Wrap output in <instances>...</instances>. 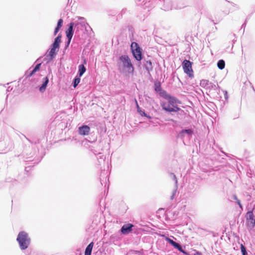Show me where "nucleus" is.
I'll return each mask as SVG.
<instances>
[{
    "label": "nucleus",
    "mask_w": 255,
    "mask_h": 255,
    "mask_svg": "<svg viewBox=\"0 0 255 255\" xmlns=\"http://www.w3.org/2000/svg\"><path fill=\"white\" fill-rule=\"evenodd\" d=\"M117 67L119 72L122 74L126 75L133 74L134 67L128 55L123 54L119 57Z\"/></svg>",
    "instance_id": "f257e3e1"
},
{
    "label": "nucleus",
    "mask_w": 255,
    "mask_h": 255,
    "mask_svg": "<svg viewBox=\"0 0 255 255\" xmlns=\"http://www.w3.org/2000/svg\"><path fill=\"white\" fill-rule=\"evenodd\" d=\"M153 90L154 92L158 94L160 97L167 100L168 104L166 106H171L173 105L180 104L181 102L176 97L171 96L168 94L166 91L163 89L161 87V83L157 80L154 82L153 85Z\"/></svg>",
    "instance_id": "f03ea898"
},
{
    "label": "nucleus",
    "mask_w": 255,
    "mask_h": 255,
    "mask_svg": "<svg viewBox=\"0 0 255 255\" xmlns=\"http://www.w3.org/2000/svg\"><path fill=\"white\" fill-rule=\"evenodd\" d=\"M61 34H59L54 39L53 42L50 45L49 49L47 50L44 61H46L48 63L56 57L60 47V43L61 42Z\"/></svg>",
    "instance_id": "7ed1b4c3"
},
{
    "label": "nucleus",
    "mask_w": 255,
    "mask_h": 255,
    "mask_svg": "<svg viewBox=\"0 0 255 255\" xmlns=\"http://www.w3.org/2000/svg\"><path fill=\"white\" fill-rule=\"evenodd\" d=\"M17 242L19 248L21 251L26 250L31 243V239L27 233L24 231H20L17 236Z\"/></svg>",
    "instance_id": "20e7f679"
},
{
    "label": "nucleus",
    "mask_w": 255,
    "mask_h": 255,
    "mask_svg": "<svg viewBox=\"0 0 255 255\" xmlns=\"http://www.w3.org/2000/svg\"><path fill=\"white\" fill-rule=\"evenodd\" d=\"M130 50L135 60L144 59V51L136 41H133L130 43Z\"/></svg>",
    "instance_id": "39448f33"
},
{
    "label": "nucleus",
    "mask_w": 255,
    "mask_h": 255,
    "mask_svg": "<svg viewBox=\"0 0 255 255\" xmlns=\"http://www.w3.org/2000/svg\"><path fill=\"white\" fill-rule=\"evenodd\" d=\"M160 105L162 110L166 113H178L181 116H184L185 114L184 111L179 107L177 104L171 106H166V102H163L161 103Z\"/></svg>",
    "instance_id": "423d86ee"
},
{
    "label": "nucleus",
    "mask_w": 255,
    "mask_h": 255,
    "mask_svg": "<svg viewBox=\"0 0 255 255\" xmlns=\"http://www.w3.org/2000/svg\"><path fill=\"white\" fill-rule=\"evenodd\" d=\"M193 63L189 60L184 59L182 62V66L184 72L191 78L194 77V71L192 69Z\"/></svg>",
    "instance_id": "0eeeda50"
},
{
    "label": "nucleus",
    "mask_w": 255,
    "mask_h": 255,
    "mask_svg": "<svg viewBox=\"0 0 255 255\" xmlns=\"http://www.w3.org/2000/svg\"><path fill=\"white\" fill-rule=\"evenodd\" d=\"M14 147L13 141L8 138L5 141H0V151L4 152H7L11 150Z\"/></svg>",
    "instance_id": "6e6552de"
},
{
    "label": "nucleus",
    "mask_w": 255,
    "mask_h": 255,
    "mask_svg": "<svg viewBox=\"0 0 255 255\" xmlns=\"http://www.w3.org/2000/svg\"><path fill=\"white\" fill-rule=\"evenodd\" d=\"M165 240L169 243L171 246L173 247L175 249H177L180 252L183 253L184 255H188L189 253L185 251V247H182L181 245L171 239L169 237L164 236Z\"/></svg>",
    "instance_id": "1a4fd4ad"
},
{
    "label": "nucleus",
    "mask_w": 255,
    "mask_h": 255,
    "mask_svg": "<svg viewBox=\"0 0 255 255\" xmlns=\"http://www.w3.org/2000/svg\"><path fill=\"white\" fill-rule=\"evenodd\" d=\"M246 224L251 229L255 227V216L253 213V209L248 211L246 214Z\"/></svg>",
    "instance_id": "9d476101"
},
{
    "label": "nucleus",
    "mask_w": 255,
    "mask_h": 255,
    "mask_svg": "<svg viewBox=\"0 0 255 255\" xmlns=\"http://www.w3.org/2000/svg\"><path fill=\"white\" fill-rule=\"evenodd\" d=\"M194 134V130L192 128L182 129L180 131L177 135L178 138L183 139L186 136L190 138Z\"/></svg>",
    "instance_id": "9b49d317"
},
{
    "label": "nucleus",
    "mask_w": 255,
    "mask_h": 255,
    "mask_svg": "<svg viewBox=\"0 0 255 255\" xmlns=\"http://www.w3.org/2000/svg\"><path fill=\"white\" fill-rule=\"evenodd\" d=\"M142 66L143 69L145 70L148 74L149 77H151L150 72L152 71L153 69L152 61L151 60H146L145 59H144L142 61Z\"/></svg>",
    "instance_id": "f8f14e48"
},
{
    "label": "nucleus",
    "mask_w": 255,
    "mask_h": 255,
    "mask_svg": "<svg viewBox=\"0 0 255 255\" xmlns=\"http://www.w3.org/2000/svg\"><path fill=\"white\" fill-rule=\"evenodd\" d=\"M103 141H100L99 144L96 147L93 145L89 146L90 150L94 153L95 155H100L102 154L103 150Z\"/></svg>",
    "instance_id": "ddd939ff"
},
{
    "label": "nucleus",
    "mask_w": 255,
    "mask_h": 255,
    "mask_svg": "<svg viewBox=\"0 0 255 255\" xmlns=\"http://www.w3.org/2000/svg\"><path fill=\"white\" fill-rule=\"evenodd\" d=\"M133 227L134 225L132 224H125L122 226L119 232L123 235H127L132 232Z\"/></svg>",
    "instance_id": "4468645a"
},
{
    "label": "nucleus",
    "mask_w": 255,
    "mask_h": 255,
    "mask_svg": "<svg viewBox=\"0 0 255 255\" xmlns=\"http://www.w3.org/2000/svg\"><path fill=\"white\" fill-rule=\"evenodd\" d=\"M75 28V23L71 22L67 25V28L65 30L66 37H73Z\"/></svg>",
    "instance_id": "2eb2a0df"
},
{
    "label": "nucleus",
    "mask_w": 255,
    "mask_h": 255,
    "mask_svg": "<svg viewBox=\"0 0 255 255\" xmlns=\"http://www.w3.org/2000/svg\"><path fill=\"white\" fill-rule=\"evenodd\" d=\"M90 128L88 125L83 124L78 128V133L81 135H87L89 134Z\"/></svg>",
    "instance_id": "dca6fc26"
},
{
    "label": "nucleus",
    "mask_w": 255,
    "mask_h": 255,
    "mask_svg": "<svg viewBox=\"0 0 255 255\" xmlns=\"http://www.w3.org/2000/svg\"><path fill=\"white\" fill-rule=\"evenodd\" d=\"M49 82V78L47 76L44 77L42 80V84L38 87V90L40 93H44Z\"/></svg>",
    "instance_id": "f3484780"
},
{
    "label": "nucleus",
    "mask_w": 255,
    "mask_h": 255,
    "mask_svg": "<svg viewBox=\"0 0 255 255\" xmlns=\"http://www.w3.org/2000/svg\"><path fill=\"white\" fill-rule=\"evenodd\" d=\"M128 37L131 43L133 41H136V38L134 37L135 31L133 27L131 25L128 26Z\"/></svg>",
    "instance_id": "a211bd4d"
},
{
    "label": "nucleus",
    "mask_w": 255,
    "mask_h": 255,
    "mask_svg": "<svg viewBox=\"0 0 255 255\" xmlns=\"http://www.w3.org/2000/svg\"><path fill=\"white\" fill-rule=\"evenodd\" d=\"M78 19L80 20V22H77L75 23V28H76L77 30H79V26L78 25L80 24L82 27H84L86 28V25H88L89 24L88 23L86 22L85 19L83 17H78Z\"/></svg>",
    "instance_id": "6ab92c4d"
},
{
    "label": "nucleus",
    "mask_w": 255,
    "mask_h": 255,
    "mask_svg": "<svg viewBox=\"0 0 255 255\" xmlns=\"http://www.w3.org/2000/svg\"><path fill=\"white\" fill-rule=\"evenodd\" d=\"M63 24V20L62 18H60L58 19L57 25L56 27H55L54 32H53V35L55 36L57 35V34L58 33L59 31L61 29V28L62 27Z\"/></svg>",
    "instance_id": "aec40b11"
},
{
    "label": "nucleus",
    "mask_w": 255,
    "mask_h": 255,
    "mask_svg": "<svg viewBox=\"0 0 255 255\" xmlns=\"http://www.w3.org/2000/svg\"><path fill=\"white\" fill-rule=\"evenodd\" d=\"M81 76L76 75L72 80V86L74 88H76L81 81Z\"/></svg>",
    "instance_id": "412c9836"
},
{
    "label": "nucleus",
    "mask_w": 255,
    "mask_h": 255,
    "mask_svg": "<svg viewBox=\"0 0 255 255\" xmlns=\"http://www.w3.org/2000/svg\"><path fill=\"white\" fill-rule=\"evenodd\" d=\"M25 159H26L25 162H27V164H29V162H32L33 164H38L39 162H40V161L41 160V158L40 159L39 158L35 159V158H32V156L27 157Z\"/></svg>",
    "instance_id": "4be33fe9"
},
{
    "label": "nucleus",
    "mask_w": 255,
    "mask_h": 255,
    "mask_svg": "<svg viewBox=\"0 0 255 255\" xmlns=\"http://www.w3.org/2000/svg\"><path fill=\"white\" fill-rule=\"evenodd\" d=\"M86 71V67L85 66H84L83 64H80L78 66V73H77V75L82 77L83 75V74L85 73Z\"/></svg>",
    "instance_id": "5701e85b"
},
{
    "label": "nucleus",
    "mask_w": 255,
    "mask_h": 255,
    "mask_svg": "<svg viewBox=\"0 0 255 255\" xmlns=\"http://www.w3.org/2000/svg\"><path fill=\"white\" fill-rule=\"evenodd\" d=\"M94 244V243L92 242L86 247L84 254L91 255Z\"/></svg>",
    "instance_id": "b1692460"
},
{
    "label": "nucleus",
    "mask_w": 255,
    "mask_h": 255,
    "mask_svg": "<svg viewBox=\"0 0 255 255\" xmlns=\"http://www.w3.org/2000/svg\"><path fill=\"white\" fill-rule=\"evenodd\" d=\"M42 57H40L38 58L35 62L37 63L35 66L33 68L35 72L39 71L40 70L41 64L42 63V61H41Z\"/></svg>",
    "instance_id": "393cba45"
},
{
    "label": "nucleus",
    "mask_w": 255,
    "mask_h": 255,
    "mask_svg": "<svg viewBox=\"0 0 255 255\" xmlns=\"http://www.w3.org/2000/svg\"><path fill=\"white\" fill-rule=\"evenodd\" d=\"M36 72L34 70V69H31V68L29 69L28 70H27L24 74V76H25V78H29L30 77H32L33 75L35 74V73Z\"/></svg>",
    "instance_id": "a878e982"
},
{
    "label": "nucleus",
    "mask_w": 255,
    "mask_h": 255,
    "mask_svg": "<svg viewBox=\"0 0 255 255\" xmlns=\"http://www.w3.org/2000/svg\"><path fill=\"white\" fill-rule=\"evenodd\" d=\"M217 65L218 68L220 70H223L225 67V61L223 59H220L218 61Z\"/></svg>",
    "instance_id": "bb28decb"
},
{
    "label": "nucleus",
    "mask_w": 255,
    "mask_h": 255,
    "mask_svg": "<svg viewBox=\"0 0 255 255\" xmlns=\"http://www.w3.org/2000/svg\"><path fill=\"white\" fill-rule=\"evenodd\" d=\"M209 81L208 80L202 79L200 81V85L202 88H208V86L209 85Z\"/></svg>",
    "instance_id": "cd10ccee"
},
{
    "label": "nucleus",
    "mask_w": 255,
    "mask_h": 255,
    "mask_svg": "<svg viewBox=\"0 0 255 255\" xmlns=\"http://www.w3.org/2000/svg\"><path fill=\"white\" fill-rule=\"evenodd\" d=\"M170 178L174 181L175 187H176V189H178V180L176 176L174 173H170Z\"/></svg>",
    "instance_id": "c85d7f7f"
},
{
    "label": "nucleus",
    "mask_w": 255,
    "mask_h": 255,
    "mask_svg": "<svg viewBox=\"0 0 255 255\" xmlns=\"http://www.w3.org/2000/svg\"><path fill=\"white\" fill-rule=\"evenodd\" d=\"M241 252L242 255H249L246 247L242 244L240 245Z\"/></svg>",
    "instance_id": "c756f323"
},
{
    "label": "nucleus",
    "mask_w": 255,
    "mask_h": 255,
    "mask_svg": "<svg viewBox=\"0 0 255 255\" xmlns=\"http://www.w3.org/2000/svg\"><path fill=\"white\" fill-rule=\"evenodd\" d=\"M66 38H67V40L65 43V47H64L65 49H67L69 47L72 37H66Z\"/></svg>",
    "instance_id": "7c9ffc66"
},
{
    "label": "nucleus",
    "mask_w": 255,
    "mask_h": 255,
    "mask_svg": "<svg viewBox=\"0 0 255 255\" xmlns=\"http://www.w3.org/2000/svg\"><path fill=\"white\" fill-rule=\"evenodd\" d=\"M137 112L141 117L146 116V113H145V111L144 110H142L141 108H138Z\"/></svg>",
    "instance_id": "2f4dec72"
},
{
    "label": "nucleus",
    "mask_w": 255,
    "mask_h": 255,
    "mask_svg": "<svg viewBox=\"0 0 255 255\" xmlns=\"http://www.w3.org/2000/svg\"><path fill=\"white\" fill-rule=\"evenodd\" d=\"M144 59H137L135 60L137 61V66L138 68H141V65L142 64V60H143Z\"/></svg>",
    "instance_id": "473e14b6"
},
{
    "label": "nucleus",
    "mask_w": 255,
    "mask_h": 255,
    "mask_svg": "<svg viewBox=\"0 0 255 255\" xmlns=\"http://www.w3.org/2000/svg\"><path fill=\"white\" fill-rule=\"evenodd\" d=\"M177 190V189H176V187H175L174 189L173 190V191L172 192V194L171 196H170V199L171 200H173L175 196Z\"/></svg>",
    "instance_id": "72a5a7b5"
},
{
    "label": "nucleus",
    "mask_w": 255,
    "mask_h": 255,
    "mask_svg": "<svg viewBox=\"0 0 255 255\" xmlns=\"http://www.w3.org/2000/svg\"><path fill=\"white\" fill-rule=\"evenodd\" d=\"M82 62L81 64H83L84 66L87 65V60L86 58L85 57H84V56H83V57H82Z\"/></svg>",
    "instance_id": "f704fd0d"
},
{
    "label": "nucleus",
    "mask_w": 255,
    "mask_h": 255,
    "mask_svg": "<svg viewBox=\"0 0 255 255\" xmlns=\"http://www.w3.org/2000/svg\"><path fill=\"white\" fill-rule=\"evenodd\" d=\"M224 98L225 99V100L226 101H227L228 100V98H229V96H228V92L227 91H224Z\"/></svg>",
    "instance_id": "c9c22d12"
},
{
    "label": "nucleus",
    "mask_w": 255,
    "mask_h": 255,
    "mask_svg": "<svg viewBox=\"0 0 255 255\" xmlns=\"http://www.w3.org/2000/svg\"><path fill=\"white\" fill-rule=\"evenodd\" d=\"M96 156H97V159L98 160L101 159L102 160L104 161L105 158H104V155L103 154V153L102 154H100V155H97Z\"/></svg>",
    "instance_id": "e433bc0d"
},
{
    "label": "nucleus",
    "mask_w": 255,
    "mask_h": 255,
    "mask_svg": "<svg viewBox=\"0 0 255 255\" xmlns=\"http://www.w3.org/2000/svg\"><path fill=\"white\" fill-rule=\"evenodd\" d=\"M216 85L212 83H209V85L208 86V88H209V89H215L216 88Z\"/></svg>",
    "instance_id": "4c0bfd02"
},
{
    "label": "nucleus",
    "mask_w": 255,
    "mask_h": 255,
    "mask_svg": "<svg viewBox=\"0 0 255 255\" xmlns=\"http://www.w3.org/2000/svg\"><path fill=\"white\" fill-rule=\"evenodd\" d=\"M236 202H237V204L239 205L240 208L243 209V205L242 204V203L241 202V201L240 200H237Z\"/></svg>",
    "instance_id": "58836bf2"
},
{
    "label": "nucleus",
    "mask_w": 255,
    "mask_h": 255,
    "mask_svg": "<svg viewBox=\"0 0 255 255\" xmlns=\"http://www.w3.org/2000/svg\"><path fill=\"white\" fill-rule=\"evenodd\" d=\"M247 23V19H246L241 26V29L244 28V30H243L244 32L245 31V28L246 26Z\"/></svg>",
    "instance_id": "ea45409f"
},
{
    "label": "nucleus",
    "mask_w": 255,
    "mask_h": 255,
    "mask_svg": "<svg viewBox=\"0 0 255 255\" xmlns=\"http://www.w3.org/2000/svg\"><path fill=\"white\" fill-rule=\"evenodd\" d=\"M134 101H135V103L136 108V110L137 111L138 108H141L138 105V102H137V101L136 99H135Z\"/></svg>",
    "instance_id": "a19ab883"
},
{
    "label": "nucleus",
    "mask_w": 255,
    "mask_h": 255,
    "mask_svg": "<svg viewBox=\"0 0 255 255\" xmlns=\"http://www.w3.org/2000/svg\"><path fill=\"white\" fill-rule=\"evenodd\" d=\"M31 165L27 166L25 167V172H28L29 170L30 169V168L31 167Z\"/></svg>",
    "instance_id": "79ce46f5"
},
{
    "label": "nucleus",
    "mask_w": 255,
    "mask_h": 255,
    "mask_svg": "<svg viewBox=\"0 0 255 255\" xmlns=\"http://www.w3.org/2000/svg\"><path fill=\"white\" fill-rule=\"evenodd\" d=\"M12 181H13L14 182L16 181V180L15 179H13L7 178L6 179V181L7 182H12Z\"/></svg>",
    "instance_id": "37998d69"
},
{
    "label": "nucleus",
    "mask_w": 255,
    "mask_h": 255,
    "mask_svg": "<svg viewBox=\"0 0 255 255\" xmlns=\"http://www.w3.org/2000/svg\"><path fill=\"white\" fill-rule=\"evenodd\" d=\"M143 117H146V118H147L149 120L152 119V117L150 116L149 114H147V113H146V116H144Z\"/></svg>",
    "instance_id": "c03bdc74"
},
{
    "label": "nucleus",
    "mask_w": 255,
    "mask_h": 255,
    "mask_svg": "<svg viewBox=\"0 0 255 255\" xmlns=\"http://www.w3.org/2000/svg\"><path fill=\"white\" fill-rule=\"evenodd\" d=\"M193 255H202V253L199 251H196Z\"/></svg>",
    "instance_id": "a18cd8bd"
},
{
    "label": "nucleus",
    "mask_w": 255,
    "mask_h": 255,
    "mask_svg": "<svg viewBox=\"0 0 255 255\" xmlns=\"http://www.w3.org/2000/svg\"><path fill=\"white\" fill-rule=\"evenodd\" d=\"M233 198L234 200H236V201H237V200H239L237 195H234L233 196Z\"/></svg>",
    "instance_id": "49530a36"
},
{
    "label": "nucleus",
    "mask_w": 255,
    "mask_h": 255,
    "mask_svg": "<svg viewBox=\"0 0 255 255\" xmlns=\"http://www.w3.org/2000/svg\"><path fill=\"white\" fill-rule=\"evenodd\" d=\"M22 135L29 141H30V140L23 134H22Z\"/></svg>",
    "instance_id": "de8ad7c7"
},
{
    "label": "nucleus",
    "mask_w": 255,
    "mask_h": 255,
    "mask_svg": "<svg viewBox=\"0 0 255 255\" xmlns=\"http://www.w3.org/2000/svg\"><path fill=\"white\" fill-rule=\"evenodd\" d=\"M12 90V88H10V87H8L7 89V91H9Z\"/></svg>",
    "instance_id": "09e8293b"
},
{
    "label": "nucleus",
    "mask_w": 255,
    "mask_h": 255,
    "mask_svg": "<svg viewBox=\"0 0 255 255\" xmlns=\"http://www.w3.org/2000/svg\"><path fill=\"white\" fill-rule=\"evenodd\" d=\"M133 252H135V254H138L140 253V252L138 251H133Z\"/></svg>",
    "instance_id": "8fccbe9b"
},
{
    "label": "nucleus",
    "mask_w": 255,
    "mask_h": 255,
    "mask_svg": "<svg viewBox=\"0 0 255 255\" xmlns=\"http://www.w3.org/2000/svg\"><path fill=\"white\" fill-rule=\"evenodd\" d=\"M221 151L223 153H224L225 155H226V156H227V153H225V152H224L223 150H221Z\"/></svg>",
    "instance_id": "3c124183"
},
{
    "label": "nucleus",
    "mask_w": 255,
    "mask_h": 255,
    "mask_svg": "<svg viewBox=\"0 0 255 255\" xmlns=\"http://www.w3.org/2000/svg\"><path fill=\"white\" fill-rule=\"evenodd\" d=\"M178 80L179 81V82H181V80L180 79H178Z\"/></svg>",
    "instance_id": "603ef678"
},
{
    "label": "nucleus",
    "mask_w": 255,
    "mask_h": 255,
    "mask_svg": "<svg viewBox=\"0 0 255 255\" xmlns=\"http://www.w3.org/2000/svg\"><path fill=\"white\" fill-rule=\"evenodd\" d=\"M178 80L179 81V82H181V80L180 79H178Z\"/></svg>",
    "instance_id": "864d4df0"
},
{
    "label": "nucleus",
    "mask_w": 255,
    "mask_h": 255,
    "mask_svg": "<svg viewBox=\"0 0 255 255\" xmlns=\"http://www.w3.org/2000/svg\"><path fill=\"white\" fill-rule=\"evenodd\" d=\"M178 80L179 81V82H181V80L180 79H178Z\"/></svg>",
    "instance_id": "5fc2aeb1"
},
{
    "label": "nucleus",
    "mask_w": 255,
    "mask_h": 255,
    "mask_svg": "<svg viewBox=\"0 0 255 255\" xmlns=\"http://www.w3.org/2000/svg\"><path fill=\"white\" fill-rule=\"evenodd\" d=\"M170 121H172V122H173V121H174V120H171Z\"/></svg>",
    "instance_id": "6e6d98bb"
},
{
    "label": "nucleus",
    "mask_w": 255,
    "mask_h": 255,
    "mask_svg": "<svg viewBox=\"0 0 255 255\" xmlns=\"http://www.w3.org/2000/svg\"><path fill=\"white\" fill-rule=\"evenodd\" d=\"M79 255H81V254Z\"/></svg>",
    "instance_id": "4d7b16f0"
}]
</instances>
